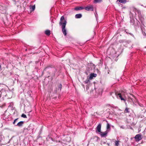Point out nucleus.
<instances>
[{
    "mask_svg": "<svg viewBox=\"0 0 146 146\" xmlns=\"http://www.w3.org/2000/svg\"><path fill=\"white\" fill-rule=\"evenodd\" d=\"M87 11H91L93 10V7L92 5H90L84 7V9Z\"/></svg>",
    "mask_w": 146,
    "mask_h": 146,
    "instance_id": "obj_7",
    "label": "nucleus"
},
{
    "mask_svg": "<svg viewBox=\"0 0 146 146\" xmlns=\"http://www.w3.org/2000/svg\"><path fill=\"white\" fill-rule=\"evenodd\" d=\"M62 140L61 141H57L59 142H61L62 144V145L63 146H64V145L66 144V143L69 142L70 141V136L68 135H66V137H64L63 139H62Z\"/></svg>",
    "mask_w": 146,
    "mask_h": 146,
    "instance_id": "obj_1",
    "label": "nucleus"
},
{
    "mask_svg": "<svg viewBox=\"0 0 146 146\" xmlns=\"http://www.w3.org/2000/svg\"><path fill=\"white\" fill-rule=\"evenodd\" d=\"M49 68V67H46V68H45L44 69V70H46Z\"/></svg>",
    "mask_w": 146,
    "mask_h": 146,
    "instance_id": "obj_29",
    "label": "nucleus"
},
{
    "mask_svg": "<svg viewBox=\"0 0 146 146\" xmlns=\"http://www.w3.org/2000/svg\"><path fill=\"white\" fill-rule=\"evenodd\" d=\"M130 34L131 35H133V34H131V33H130Z\"/></svg>",
    "mask_w": 146,
    "mask_h": 146,
    "instance_id": "obj_35",
    "label": "nucleus"
},
{
    "mask_svg": "<svg viewBox=\"0 0 146 146\" xmlns=\"http://www.w3.org/2000/svg\"><path fill=\"white\" fill-rule=\"evenodd\" d=\"M101 124L99 123L96 128V132L100 133L101 132Z\"/></svg>",
    "mask_w": 146,
    "mask_h": 146,
    "instance_id": "obj_8",
    "label": "nucleus"
},
{
    "mask_svg": "<svg viewBox=\"0 0 146 146\" xmlns=\"http://www.w3.org/2000/svg\"><path fill=\"white\" fill-rule=\"evenodd\" d=\"M48 139L50 140H52V138H50V137H48V138L47 139Z\"/></svg>",
    "mask_w": 146,
    "mask_h": 146,
    "instance_id": "obj_32",
    "label": "nucleus"
},
{
    "mask_svg": "<svg viewBox=\"0 0 146 146\" xmlns=\"http://www.w3.org/2000/svg\"><path fill=\"white\" fill-rule=\"evenodd\" d=\"M115 95L117 98L120 99L122 100H125L124 98V95L123 92H116L115 93Z\"/></svg>",
    "mask_w": 146,
    "mask_h": 146,
    "instance_id": "obj_2",
    "label": "nucleus"
},
{
    "mask_svg": "<svg viewBox=\"0 0 146 146\" xmlns=\"http://www.w3.org/2000/svg\"><path fill=\"white\" fill-rule=\"evenodd\" d=\"M61 88H62V85H61V84H60L58 87V90H60L61 89Z\"/></svg>",
    "mask_w": 146,
    "mask_h": 146,
    "instance_id": "obj_26",
    "label": "nucleus"
},
{
    "mask_svg": "<svg viewBox=\"0 0 146 146\" xmlns=\"http://www.w3.org/2000/svg\"><path fill=\"white\" fill-rule=\"evenodd\" d=\"M102 0H94L95 3H99L102 2Z\"/></svg>",
    "mask_w": 146,
    "mask_h": 146,
    "instance_id": "obj_22",
    "label": "nucleus"
},
{
    "mask_svg": "<svg viewBox=\"0 0 146 146\" xmlns=\"http://www.w3.org/2000/svg\"><path fill=\"white\" fill-rule=\"evenodd\" d=\"M138 16L139 18H143L144 17L143 15H141L140 12H138Z\"/></svg>",
    "mask_w": 146,
    "mask_h": 146,
    "instance_id": "obj_16",
    "label": "nucleus"
},
{
    "mask_svg": "<svg viewBox=\"0 0 146 146\" xmlns=\"http://www.w3.org/2000/svg\"><path fill=\"white\" fill-rule=\"evenodd\" d=\"M18 119V118H17L16 119H15L14 121L13 122V123L14 124H15V123L16 122V121L17 120V119Z\"/></svg>",
    "mask_w": 146,
    "mask_h": 146,
    "instance_id": "obj_27",
    "label": "nucleus"
},
{
    "mask_svg": "<svg viewBox=\"0 0 146 146\" xmlns=\"http://www.w3.org/2000/svg\"><path fill=\"white\" fill-rule=\"evenodd\" d=\"M142 136L141 134H139L136 135L135 137V139L136 141H139L142 139Z\"/></svg>",
    "mask_w": 146,
    "mask_h": 146,
    "instance_id": "obj_6",
    "label": "nucleus"
},
{
    "mask_svg": "<svg viewBox=\"0 0 146 146\" xmlns=\"http://www.w3.org/2000/svg\"><path fill=\"white\" fill-rule=\"evenodd\" d=\"M104 143H105V142H103V141L101 142V145H102V144H104Z\"/></svg>",
    "mask_w": 146,
    "mask_h": 146,
    "instance_id": "obj_30",
    "label": "nucleus"
},
{
    "mask_svg": "<svg viewBox=\"0 0 146 146\" xmlns=\"http://www.w3.org/2000/svg\"><path fill=\"white\" fill-rule=\"evenodd\" d=\"M21 117H23L24 118H27V116H26V115H25L24 114H23L22 115Z\"/></svg>",
    "mask_w": 146,
    "mask_h": 146,
    "instance_id": "obj_25",
    "label": "nucleus"
},
{
    "mask_svg": "<svg viewBox=\"0 0 146 146\" xmlns=\"http://www.w3.org/2000/svg\"><path fill=\"white\" fill-rule=\"evenodd\" d=\"M119 2L123 3H125L127 2V0H117Z\"/></svg>",
    "mask_w": 146,
    "mask_h": 146,
    "instance_id": "obj_19",
    "label": "nucleus"
},
{
    "mask_svg": "<svg viewBox=\"0 0 146 146\" xmlns=\"http://www.w3.org/2000/svg\"><path fill=\"white\" fill-rule=\"evenodd\" d=\"M67 21L65 19H60V25L62 26V28H65Z\"/></svg>",
    "mask_w": 146,
    "mask_h": 146,
    "instance_id": "obj_4",
    "label": "nucleus"
},
{
    "mask_svg": "<svg viewBox=\"0 0 146 146\" xmlns=\"http://www.w3.org/2000/svg\"><path fill=\"white\" fill-rule=\"evenodd\" d=\"M132 96L133 97H134V96L133 95H132Z\"/></svg>",
    "mask_w": 146,
    "mask_h": 146,
    "instance_id": "obj_34",
    "label": "nucleus"
},
{
    "mask_svg": "<svg viewBox=\"0 0 146 146\" xmlns=\"http://www.w3.org/2000/svg\"><path fill=\"white\" fill-rule=\"evenodd\" d=\"M45 33L46 35L49 36L50 34V31L49 30H46L45 31Z\"/></svg>",
    "mask_w": 146,
    "mask_h": 146,
    "instance_id": "obj_18",
    "label": "nucleus"
},
{
    "mask_svg": "<svg viewBox=\"0 0 146 146\" xmlns=\"http://www.w3.org/2000/svg\"><path fill=\"white\" fill-rule=\"evenodd\" d=\"M84 9V7H77L75 8L74 9L76 11H78L83 9Z\"/></svg>",
    "mask_w": 146,
    "mask_h": 146,
    "instance_id": "obj_12",
    "label": "nucleus"
},
{
    "mask_svg": "<svg viewBox=\"0 0 146 146\" xmlns=\"http://www.w3.org/2000/svg\"><path fill=\"white\" fill-rule=\"evenodd\" d=\"M7 7L3 3L0 4V13L1 14H5L6 12Z\"/></svg>",
    "mask_w": 146,
    "mask_h": 146,
    "instance_id": "obj_3",
    "label": "nucleus"
},
{
    "mask_svg": "<svg viewBox=\"0 0 146 146\" xmlns=\"http://www.w3.org/2000/svg\"><path fill=\"white\" fill-rule=\"evenodd\" d=\"M24 123L23 121H21L18 123L16 126H18L19 127H21L22 126Z\"/></svg>",
    "mask_w": 146,
    "mask_h": 146,
    "instance_id": "obj_13",
    "label": "nucleus"
},
{
    "mask_svg": "<svg viewBox=\"0 0 146 146\" xmlns=\"http://www.w3.org/2000/svg\"><path fill=\"white\" fill-rule=\"evenodd\" d=\"M108 132V131H107L104 132H101L100 133V134L102 137H104L106 135Z\"/></svg>",
    "mask_w": 146,
    "mask_h": 146,
    "instance_id": "obj_10",
    "label": "nucleus"
},
{
    "mask_svg": "<svg viewBox=\"0 0 146 146\" xmlns=\"http://www.w3.org/2000/svg\"><path fill=\"white\" fill-rule=\"evenodd\" d=\"M3 85V84H0V86L1 85Z\"/></svg>",
    "mask_w": 146,
    "mask_h": 146,
    "instance_id": "obj_37",
    "label": "nucleus"
},
{
    "mask_svg": "<svg viewBox=\"0 0 146 146\" xmlns=\"http://www.w3.org/2000/svg\"><path fill=\"white\" fill-rule=\"evenodd\" d=\"M61 19H63V18H64V16H62L61 17Z\"/></svg>",
    "mask_w": 146,
    "mask_h": 146,
    "instance_id": "obj_31",
    "label": "nucleus"
},
{
    "mask_svg": "<svg viewBox=\"0 0 146 146\" xmlns=\"http://www.w3.org/2000/svg\"><path fill=\"white\" fill-rule=\"evenodd\" d=\"M129 109L126 108L125 110V113H129Z\"/></svg>",
    "mask_w": 146,
    "mask_h": 146,
    "instance_id": "obj_24",
    "label": "nucleus"
},
{
    "mask_svg": "<svg viewBox=\"0 0 146 146\" xmlns=\"http://www.w3.org/2000/svg\"><path fill=\"white\" fill-rule=\"evenodd\" d=\"M12 0L14 1H16L17 0Z\"/></svg>",
    "mask_w": 146,
    "mask_h": 146,
    "instance_id": "obj_33",
    "label": "nucleus"
},
{
    "mask_svg": "<svg viewBox=\"0 0 146 146\" xmlns=\"http://www.w3.org/2000/svg\"><path fill=\"white\" fill-rule=\"evenodd\" d=\"M75 17L76 18H80L82 17V15L81 14H77L75 15Z\"/></svg>",
    "mask_w": 146,
    "mask_h": 146,
    "instance_id": "obj_17",
    "label": "nucleus"
},
{
    "mask_svg": "<svg viewBox=\"0 0 146 146\" xmlns=\"http://www.w3.org/2000/svg\"><path fill=\"white\" fill-rule=\"evenodd\" d=\"M144 35H146V33H144Z\"/></svg>",
    "mask_w": 146,
    "mask_h": 146,
    "instance_id": "obj_36",
    "label": "nucleus"
},
{
    "mask_svg": "<svg viewBox=\"0 0 146 146\" xmlns=\"http://www.w3.org/2000/svg\"><path fill=\"white\" fill-rule=\"evenodd\" d=\"M119 141H115V146H118L119 145Z\"/></svg>",
    "mask_w": 146,
    "mask_h": 146,
    "instance_id": "obj_21",
    "label": "nucleus"
},
{
    "mask_svg": "<svg viewBox=\"0 0 146 146\" xmlns=\"http://www.w3.org/2000/svg\"><path fill=\"white\" fill-rule=\"evenodd\" d=\"M62 31L64 34V35L66 36V30L65 29V28H62Z\"/></svg>",
    "mask_w": 146,
    "mask_h": 146,
    "instance_id": "obj_14",
    "label": "nucleus"
},
{
    "mask_svg": "<svg viewBox=\"0 0 146 146\" xmlns=\"http://www.w3.org/2000/svg\"><path fill=\"white\" fill-rule=\"evenodd\" d=\"M89 81V80H88L85 81V83L87 84Z\"/></svg>",
    "mask_w": 146,
    "mask_h": 146,
    "instance_id": "obj_28",
    "label": "nucleus"
},
{
    "mask_svg": "<svg viewBox=\"0 0 146 146\" xmlns=\"http://www.w3.org/2000/svg\"><path fill=\"white\" fill-rule=\"evenodd\" d=\"M110 125L108 123H107V131H108L110 129Z\"/></svg>",
    "mask_w": 146,
    "mask_h": 146,
    "instance_id": "obj_20",
    "label": "nucleus"
},
{
    "mask_svg": "<svg viewBox=\"0 0 146 146\" xmlns=\"http://www.w3.org/2000/svg\"><path fill=\"white\" fill-rule=\"evenodd\" d=\"M1 65H0V69H1Z\"/></svg>",
    "mask_w": 146,
    "mask_h": 146,
    "instance_id": "obj_38",
    "label": "nucleus"
},
{
    "mask_svg": "<svg viewBox=\"0 0 146 146\" xmlns=\"http://www.w3.org/2000/svg\"><path fill=\"white\" fill-rule=\"evenodd\" d=\"M26 5L27 3L25 1H24L22 5L24 8L26 7Z\"/></svg>",
    "mask_w": 146,
    "mask_h": 146,
    "instance_id": "obj_23",
    "label": "nucleus"
},
{
    "mask_svg": "<svg viewBox=\"0 0 146 146\" xmlns=\"http://www.w3.org/2000/svg\"><path fill=\"white\" fill-rule=\"evenodd\" d=\"M0 93L1 96H6V94L5 89L4 88L2 89L0 91Z\"/></svg>",
    "mask_w": 146,
    "mask_h": 146,
    "instance_id": "obj_9",
    "label": "nucleus"
},
{
    "mask_svg": "<svg viewBox=\"0 0 146 146\" xmlns=\"http://www.w3.org/2000/svg\"><path fill=\"white\" fill-rule=\"evenodd\" d=\"M97 76V74H95L94 73H91L90 74V76L89 78V79H92L93 77H96Z\"/></svg>",
    "mask_w": 146,
    "mask_h": 146,
    "instance_id": "obj_11",
    "label": "nucleus"
},
{
    "mask_svg": "<svg viewBox=\"0 0 146 146\" xmlns=\"http://www.w3.org/2000/svg\"><path fill=\"white\" fill-rule=\"evenodd\" d=\"M35 5L30 6V9L31 12L35 10Z\"/></svg>",
    "mask_w": 146,
    "mask_h": 146,
    "instance_id": "obj_15",
    "label": "nucleus"
},
{
    "mask_svg": "<svg viewBox=\"0 0 146 146\" xmlns=\"http://www.w3.org/2000/svg\"><path fill=\"white\" fill-rule=\"evenodd\" d=\"M113 93H112L111 94V95H112V94H113Z\"/></svg>",
    "mask_w": 146,
    "mask_h": 146,
    "instance_id": "obj_39",
    "label": "nucleus"
},
{
    "mask_svg": "<svg viewBox=\"0 0 146 146\" xmlns=\"http://www.w3.org/2000/svg\"><path fill=\"white\" fill-rule=\"evenodd\" d=\"M130 22L132 23V25L135 26L138 25L139 23V21L137 20V19H131L130 20Z\"/></svg>",
    "mask_w": 146,
    "mask_h": 146,
    "instance_id": "obj_5",
    "label": "nucleus"
}]
</instances>
